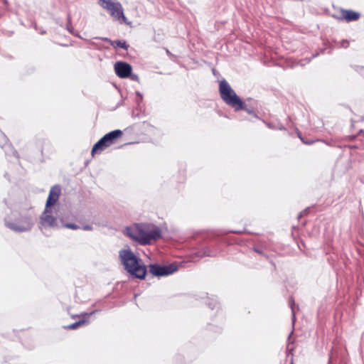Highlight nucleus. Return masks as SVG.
Here are the masks:
<instances>
[{
    "mask_svg": "<svg viewBox=\"0 0 364 364\" xmlns=\"http://www.w3.org/2000/svg\"><path fill=\"white\" fill-rule=\"evenodd\" d=\"M102 40L104 41L110 43V44L114 48H122L124 49H127V47H128V46L127 45L125 41H112L107 38H102Z\"/></svg>",
    "mask_w": 364,
    "mask_h": 364,
    "instance_id": "f8f14e48",
    "label": "nucleus"
},
{
    "mask_svg": "<svg viewBox=\"0 0 364 364\" xmlns=\"http://www.w3.org/2000/svg\"><path fill=\"white\" fill-rule=\"evenodd\" d=\"M299 138L302 141V142L305 144H311L314 142V141H309V140H304L301 136H299Z\"/></svg>",
    "mask_w": 364,
    "mask_h": 364,
    "instance_id": "dca6fc26",
    "label": "nucleus"
},
{
    "mask_svg": "<svg viewBox=\"0 0 364 364\" xmlns=\"http://www.w3.org/2000/svg\"><path fill=\"white\" fill-rule=\"evenodd\" d=\"M82 228L84 230H92V227L90 225H84Z\"/></svg>",
    "mask_w": 364,
    "mask_h": 364,
    "instance_id": "a211bd4d",
    "label": "nucleus"
},
{
    "mask_svg": "<svg viewBox=\"0 0 364 364\" xmlns=\"http://www.w3.org/2000/svg\"><path fill=\"white\" fill-rule=\"evenodd\" d=\"M131 79L133 80H138V76L136 75H132L129 76Z\"/></svg>",
    "mask_w": 364,
    "mask_h": 364,
    "instance_id": "6ab92c4d",
    "label": "nucleus"
},
{
    "mask_svg": "<svg viewBox=\"0 0 364 364\" xmlns=\"http://www.w3.org/2000/svg\"><path fill=\"white\" fill-rule=\"evenodd\" d=\"M294 304V301H291V303H290V306H291V311H292V318H293V321H294L295 319V314H294V307H293V305Z\"/></svg>",
    "mask_w": 364,
    "mask_h": 364,
    "instance_id": "f3484780",
    "label": "nucleus"
},
{
    "mask_svg": "<svg viewBox=\"0 0 364 364\" xmlns=\"http://www.w3.org/2000/svg\"><path fill=\"white\" fill-rule=\"evenodd\" d=\"M149 272L154 276L161 277L167 276L175 272L178 267L173 264L168 265H159L158 264H152L149 266Z\"/></svg>",
    "mask_w": 364,
    "mask_h": 364,
    "instance_id": "423d86ee",
    "label": "nucleus"
},
{
    "mask_svg": "<svg viewBox=\"0 0 364 364\" xmlns=\"http://www.w3.org/2000/svg\"><path fill=\"white\" fill-rule=\"evenodd\" d=\"M219 92L223 102L233 108L235 111L245 109L244 102L225 80H223L220 82Z\"/></svg>",
    "mask_w": 364,
    "mask_h": 364,
    "instance_id": "7ed1b4c3",
    "label": "nucleus"
},
{
    "mask_svg": "<svg viewBox=\"0 0 364 364\" xmlns=\"http://www.w3.org/2000/svg\"><path fill=\"white\" fill-rule=\"evenodd\" d=\"M68 25H67V29H68V31L70 33L73 34L74 33V32H73L74 31V28H73V26L71 24V22H70V15L68 16Z\"/></svg>",
    "mask_w": 364,
    "mask_h": 364,
    "instance_id": "4468645a",
    "label": "nucleus"
},
{
    "mask_svg": "<svg viewBox=\"0 0 364 364\" xmlns=\"http://www.w3.org/2000/svg\"><path fill=\"white\" fill-rule=\"evenodd\" d=\"M33 222L30 217L22 218L18 224L6 222V226L15 232H26L30 230L33 227Z\"/></svg>",
    "mask_w": 364,
    "mask_h": 364,
    "instance_id": "0eeeda50",
    "label": "nucleus"
},
{
    "mask_svg": "<svg viewBox=\"0 0 364 364\" xmlns=\"http://www.w3.org/2000/svg\"><path fill=\"white\" fill-rule=\"evenodd\" d=\"M122 136V132L119 129H116L106 134L93 146L92 154L94 155L95 153L102 152L106 148L113 144Z\"/></svg>",
    "mask_w": 364,
    "mask_h": 364,
    "instance_id": "39448f33",
    "label": "nucleus"
},
{
    "mask_svg": "<svg viewBox=\"0 0 364 364\" xmlns=\"http://www.w3.org/2000/svg\"><path fill=\"white\" fill-rule=\"evenodd\" d=\"M84 321H77L75 323H73L70 325H68L65 327V328L67 329H69V330H73V329H76L77 328H78L80 326H81L82 324L84 323Z\"/></svg>",
    "mask_w": 364,
    "mask_h": 364,
    "instance_id": "ddd939ff",
    "label": "nucleus"
},
{
    "mask_svg": "<svg viewBox=\"0 0 364 364\" xmlns=\"http://www.w3.org/2000/svg\"><path fill=\"white\" fill-rule=\"evenodd\" d=\"M64 227L72 229V230H77L80 228V227L74 223H65L63 225Z\"/></svg>",
    "mask_w": 364,
    "mask_h": 364,
    "instance_id": "2eb2a0df",
    "label": "nucleus"
},
{
    "mask_svg": "<svg viewBox=\"0 0 364 364\" xmlns=\"http://www.w3.org/2000/svg\"><path fill=\"white\" fill-rule=\"evenodd\" d=\"M114 70L118 77L127 78L131 75L132 68L129 63L119 61L114 64Z\"/></svg>",
    "mask_w": 364,
    "mask_h": 364,
    "instance_id": "6e6552de",
    "label": "nucleus"
},
{
    "mask_svg": "<svg viewBox=\"0 0 364 364\" xmlns=\"http://www.w3.org/2000/svg\"><path fill=\"white\" fill-rule=\"evenodd\" d=\"M127 230L131 238L143 245H149L152 240H156L161 237V230L151 225H136Z\"/></svg>",
    "mask_w": 364,
    "mask_h": 364,
    "instance_id": "f257e3e1",
    "label": "nucleus"
},
{
    "mask_svg": "<svg viewBox=\"0 0 364 364\" xmlns=\"http://www.w3.org/2000/svg\"><path fill=\"white\" fill-rule=\"evenodd\" d=\"M99 5L107 11L114 21L119 23H126L127 18L124 14L122 4L117 0H99Z\"/></svg>",
    "mask_w": 364,
    "mask_h": 364,
    "instance_id": "20e7f679",
    "label": "nucleus"
},
{
    "mask_svg": "<svg viewBox=\"0 0 364 364\" xmlns=\"http://www.w3.org/2000/svg\"><path fill=\"white\" fill-rule=\"evenodd\" d=\"M119 254L124 269L129 274L136 278H144L146 274V266L139 263V258L130 250H122Z\"/></svg>",
    "mask_w": 364,
    "mask_h": 364,
    "instance_id": "f03ea898",
    "label": "nucleus"
},
{
    "mask_svg": "<svg viewBox=\"0 0 364 364\" xmlns=\"http://www.w3.org/2000/svg\"><path fill=\"white\" fill-rule=\"evenodd\" d=\"M245 110H246L248 113H251L252 112V111L250 109H248L246 107H245Z\"/></svg>",
    "mask_w": 364,
    "mask_h": 364,
    "instance_id": "aec40b11",
    "label": "nucleus"
},
{
    "mask_svg": "<svg viewBox=\"0 0 364 364\" xmlns=\"http://www.w3.org/2000/svg\"><path fill=\"white\" fill-rule=\"evenodd\" d=\"M60 188L58 186H54L51 188L46 201V207L49 208L53 205L59 198Z\"/></svg>",
    "mask_w": 364,
    "mask_h": 364,
    "instance_id": "9b49d317",
    "label": "nucleus"
},
{
    "mask_svg": "<svg viewBox=\"0 0 364 364\" xmlns=\"http://www.w3.org/2000/svg\"><path fill=\"white\" fill-rule=\"evenodd\" d=\"M40 225L41 227H50V228H55L57 227V220L56 218L53 216L48 210V208H45L43 213L40 217Z\"/></svg>",
    "mask_w": 364,
    "mask_h": 364,
    "instance_id": "1a4fd4ad",
    "label": "nucleus"
},
{
    "mask_svg": "<svg viewBox=\"0 0 364 364\" xmlns=\"http://www.w3.org/2000/svg\"><path fill=\"white\" fill-rule=\"evenodd\" d=\"M339 14L340 16L338 18L346 22L356 21L360 17V14L359 12L350 9H341Z\"/></svg>",
    "mask_w": 364,
    "mask_h": 364,
    "instance_id": "9d476101",
    "label": "nucleus"
}]
</instances>
